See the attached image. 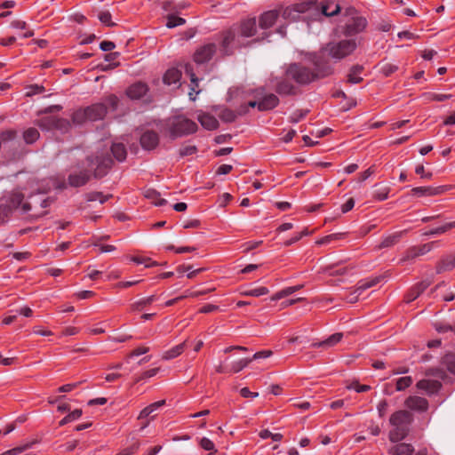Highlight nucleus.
Instances as JSON below:
<instances>
[{
	"instance_id": "f257e3e1",
	"label": "nucleus",
	"mask_w": 455,
	"mask_h": 455,
	"mask_svg": "<svg viewBox=\"0 0 455 455\" xmlns=\"http://www.w3.org/2000/svg\"><path fill=\"white\" fill-rule=\"evenodd\" d=\"M112 164L113 160L108 153L100 152L95 156H88L86 158V167L83 164V166H78L68 175V184L73 188L84 186L90 180L92 171L94 177L100 179L107 175Z\"/></svg>"
},
{
	"instance_id": "f03ea898",
	"label": "nucleus",
	"mask_w": 455,
	"mask_h": 455,
	"mask_svg": "<svg viewBox=\"0 0 455 455\" xmlns=\"http://www.w3.org/2000/svg\"><path fill=\"white\" fill-rule=\"evenodd\" d=\"M332 71L331 65L316 59L314 60V68L306 67L301 63H292L288 67L286 74L299 84H308L331 75Z\"/></svg>"
},
{
	"instance_id": "7ed1b4c3",
	"label": "nucleus",
	"mask_w": 455,
	"mask_h": 455,
	"mask_svg": "<svg viewBox=\"0 0 455 455\" xmlns=\"http://www.w3.org/2000/svg\"><path fill=\"white\" fill-rule=\"evenodd\" d=\"M24 194L19 189H14L2 198L0 203V225L6 223L12 212L21 208L22 213H27L31 210V204L29 203H23Z\"/></svg>"
},
{
	"instance_id": "20e7f679",
	"label": "nucleus",
	"mask_w": 455,
	"mask_h": 455,
	"mask_svg": "<svg viewBox=\"0 0 455 455\" xmlns=\"http://www.w3.org/2000/svg\"><path fill=\"white\" fill-rule=\"evenodd\" d=\"M412 415L408 411L401 410L394 412L389 419L390 430L388 437L390 442L398 443L404 439L409 433V426L412 422Z\"/></svg>"
},
{
	"instance_id": "39448f33",
	"label": "nucleus",
	"mask_w": 455,
	"mask_h": 455,
	"mask_svg": "<svg viewBox=\"0 0 455 455\" xmlns=\"http://www.w3.org/2000/svg\"><path fill=\"white\" fill-rule=\"evenodd\" d=\"M302 15L303 20L309 23L312 21V15H319V12L314 6L313 2H302L291 4L284 8L282 12V17L289 21H296Z\"/></svg>"
},
{
	"instance_id": "423d86ee",
	"label": "nucleus",
	"mask_w": 455,
	"mask_h": 455,
	"mask_svg": "<svg viewBox=\"0 0 455 455\" xmlns=\"http://www.w3.org/2000/svg\"><path fill=\"white\" fill-rule=\"evenodd\" d=\"M357 47L355 39H343L329 43L326 46L328 54L336 60H342L355 52Z\"/></svg>"
},
{
	"instance_id": "0eeeda50",
	"label": "nucleus",
	"mask_w": 455,
	"mask_h": 455,
	"mask_svg": "<svg viewBox=\"0 0 455 455\" xmlns=\"http://www.w3.org/2000/svg\"><path fill=\"white\" fill-rule=\"evenodd\" d=\"M169 130L171 136L174 138L181 137L196 132L197 124L183 116H178L171 120Z\"/></svg>"
},
{
	"instance_id": "6e6552de",
	"label": "nucleus",
	"mask_w": 455,
	"mask_h": 455,
	"mask_svg": "<svg viewBox=\"0 0 455 455\" xmlns=\"http://www.w3.org/2000/svg\"><path fill=\"white\" fill-rule=\"evenodd\" d=\"M346 14L350 19L346 22L343 33L346 36H354L363 31L367 26V20L364 17L356 14L355 8H348Z\"/></svg>"
},
{
	"instance_id": "1a4fd4ad",
	"label": "nucleus",
	"mask_w": 455,
	"mask_h": 455,
	"mask_svg": "<svg viewBox=\"0 0 455 455\" xmlns=\"http://www.w3.org/2000/svg\"><path fill=\"white\" fill-rule=\"evenodd\" d=\"M241 45L242 43L240 42L239 36L235 27H231L222 33L221 47L225 54H230L234 47H239Z\"/></svg>"
},
{
	"instance_id": "9d476101",
	"label": "nucleus",
	"mask_w": 455,
	"mask_h": 455,
	"mask_svg": "<svg viewBox=\"0 0 455 455\" xmlns=\"http://www.w3.org/2000/svg\"><path fill=\"white\" fill-rule=\"evenodd\" d=\"M314 3V6L319 12V15H312V21L320 20L323 16L331 17L338 14L340 12V7L334 2L324 1L320 4Z\"/></svg>"
},
{
	"instance_id": "9b49d317",
	"label": "nucleus",
	"mask_w": 455,
	"mask_h": 455,
	"mask_svg": "<svg viewBox=\"0 0 455 455\" xmlns=\"http://www.w3.org/2000/svg\"><path fill=\"white\" fill-rule=\"evenodd\" d=\"M216 52V44L209 43L199 47L194 53V61L203 64L209 61Z\"/></svg>"
},
{
	"instance_id": "f8f14e48",
	"label": "nucleus",
	"mask_w": 455,
	"mask_h": 455,
	"mask_svg": "<svg viewBox=\"0 0 455 455\" xmlns=\"http://www.w3.org/2000/svg\"><path fill=\"white\" fill-rule=\"evenodd\" d=\"M239 37H251L256 33L255 18L243 20L239 26H234Z\"/></svg>"
},
{
	"instance_id": "ddd939ff",
	"label": "nucleus",
	"mask_w": 455,
	"mask_h": 455,
	"mask_svg": "<svg viewBox=\"0 0 455 455\" xmlns=\"http://www.w3.org/2000/svg\"><path fill=\"white\" fill-rule=\"evenodd\" d=\"M140 142L145 150H153L159 144V135L154 131H146L141 134Z\"/></svg>"
},
{
	"instance_id": "4468645a",
	"label": "nucleus",
	"mask_w": 455,
	"mask_h": 455,
	"mask_svg": "<svg viewBox=\"0 0 455 455\" xmlns=\"http://www.w3.org/2000/svg\"><path fill=\"white\" fill-rule=\"evenodd\" d=\"M89 121L103 119L107 114V106L103 103L92 104L84 108Z\"/></svg>"
},
{
	"instance_id": "2eb2a0df",
	"label": "nucleus",
	"mask_w": 455,
	"mask_h": 455,
	"mask_svg": "<svg viewBox=\"0 0 455 455\" xmlns=\"http://www.w3.org/2000/svg\"><path fill=\"white\" fill-rule=\"evenodd\" d=\"M405 406L411 410L424 412L428 409V402L426 398L420 396H409L405 400Z\"/></svg>"
},
{
	"instance_id": "dca6fc26",
	"label": "nucleus",
	"mask_w": 455,
	"mask_h": 455,
	"mask_svg": "<svg viewBox=\"0 0 455 455\" xmlns=\"http://www.w3.org/2000/svg\"><path fill=\"white\" fill-rule=\"evenodd\" d=\"M381 276H375L370 279L362 280L358 283L356 289L355 290V296L349 299L350 302H355L357 299V297L360 296L365 290L371 288L378 284Z\"/></svg>"
},
{
	"instance_id": "f3484780",
	"label": "nucleus",
	"mask_w": 455,
	"mask_h": 455,
	"mask_svg": "<svg viewBox=\"0 0 455 455\" xmlns=\"http://www.w3.org/2000/svg\"><path fill=\"white\" fill-rule=\"evenodd\" d=\"M148 91V87L145 83L138 82L128 87L126 94L132 100H139L142 98Z\"/></svg>"
},
{
	"instance_id": "a211bd4d",
	"label": "nucleus",
	"mask_w": 455,
	"mask_h": 455,
	"mask_svg": "<svg viewBox=\"0 0 455 455\" xmlns=\"http://www.w3.org/2000/svg\"><path fill=\"white\" fill-rule=\"evenodd\" d=\"M280 13L277 10H270L262 13L259 17V25L261 28H271L276 21Z\"/></svg>"
},
{
	"instance_id": "6ab92c4d",
	"label": "nucleus",
	"mask_w": 455,
	"mask_h": 455,
	"mask_svg": "<svg viewBox=\"0 0 455 455\" xmlns=\"http://www.w3.org/2000/svg\"><path fill=\"white\" fill-rule=\"evenodd\" d=\"M445 191L444 187H416L411 189L412 195L418 196H433Z\"/></svg>"
},
{
	"instance_id": "aec40b11",
	"label": "nucleus",
	"mask_w": 455,
	"mask_h": 455,
	"mask_svg": "<svg viewBox=\"0 0 455 455\" xmlns=\"http://www.w3.org/2000/svg\"><path fill=\"white\" fill-rule=\"evenodd\" d=\"M279 104V99L273 93L267 94L259 100V110L267 111L275 108Z\"/></svg>"
},
{
	"instance_id": "412c9836",
	"label": "nucleus",
	"mask_w": 455,
	"mask_h": 455,
	"mask_svg": "<svg viewBox=\"0 0 455 455\" xmlns=\"http://www.w3.org/2000/svg\"><path fill=\"white\" fill-rule=\"evenodd\" d=\"M432 247H433V243H425V244H422L418 247L417 246L411 247L406 251L403 259L404 260L412 259L418 256L424 255V254L427 253L428 251H430Z\"/></svg>"
},
{
	"instance_id": "4be33fe9",
	"label": "nucleus",
	"mask_w": 455,
	"mask_h": 455,
	"mask_svg": "<svg viewBox=\"0 0 455 455\" xmlns=\"http://www.w3.org/2000/svg\"><path fill=\"white\" fill-rule=\"evenodd\" d=\"M197 120L204 128L209 131L215 130L219 126L218 120L208 113H199L197 116Z\"/></svg>"
},
{
	"instance_id": "5701e85b",
	"label": "nucleus",
	"mask_w": 455,
	"mask_h": 455,
	"mask_svg": "<svg viewBox=\"0 0 455 455\" xmlns=\"http://www.w3.org/2000/svg\"><path fill=\"white\" fill-rule=\"evenodd\" d=\"M416 387L418 389L424 390L427 394H435L440 389L441 383L434 379H421L418 381Z\"/></svg>"
},
{
	"instance_id": "b1692460",
	"label": "nucleus",
	"mask_w": 455,
	"mask_h": 455,
	"mask_svg": "<svg viewBox=\"0 0 455 455\" xmlns=\"http://www.w3.org/2000/svg\"><path fill=\"white\" fill-rule=\"evenodd\" d=\"M430 283L427 281L420 282L415 284L406 295V301L411 302L416 299L428 286Z\"/></svg>"
},
{
	"instance_id": "393cba45",
	"label": "nucleus",
	"mask_w": 455,
	"mask_h": 455,
	"mask_svg": "<svg viewBox=\"0 0 455 455\" xmlns=\"http://www.w3.org/2000/svg\"><path fill=\"white\" fill-rule=\"evenodd\" d=\"M343 338V333L337 332L332 335H331L326 339L320 341V342H314L312 343L311 347H331L338 344Z\"/></svg>"
},
{
	"instance_id": "a878e982",
	"label": "nucleus",
	"mask_w": 455,
	"mask_h": 455,
	"mask_svg": "<svg viewBox=\"0 0 455 455\" xmlns=\"http://www.w3.org/2000/svg\"><path fill=\"white\" fill-rule=\"evenodd\" d=\"M165 404V400H160L155 403H150L147 407H145L143 410L140 411L138 419H144L148 417H149L152 413L159 410L161 407H163Z\"/></svg>"
},
{
	"instance_id": "bb28decb",
	"label": "nucleus",
	"mask_w": 455,
	"mask_h": 455,
	"mask_svg": "<svg viewBox=\"0 0 455 455\" xmlns=\"http://www.w3.org/2000/svg\"><path fill=\"white\" fill-rule=\"evenodd\" d=\"M405 231H399L384 237L378 246L379 249L387 248L395 245L400 241Z\"/></svg>"
},
{
	"instance_id": "cd10ccee",
	"label": "nucleus",
	"mask_w": 455,
	"mask_h": 455,
	"mask_svg": "<svg viewBox=\"0 0 455 455\" xmlns=\"http://www.w3.org/2000/svg\"><path fill=\"white\" fill-rule=\"evenodd\" d=\"M275 91L280 95H293L296 93V87L287 80H282L276 84Z\"/></svg>"
},
{
	"instance_id": "c85d7f7f",
	"label": "nucleus",
	"mask_w": 455,
	"mask_h": 455,
	"mask_svg": "<svg viewBox=\"0 0 455 455\" xmlns=\"http://www.w3.org/2000/svg\"><path fill=\"white\" fill-rule=\"evenodd\" d=\"M455 268V254L443 258L437 265V273L451 271Z\"/></svg>"
},
{
	"instance_id": "c756f323",
	"label": "nucleus",
	"mask_w": 455,
	"mask_h": 455,
	"mask_svg": "<svg viewBox=\"0 0 455 455\" xmlns=\"http://www.w3.org/2000/svg\"><path fill=\"white\" fill-rule=\"evenodd\" d=\"M180 77H181L180 71L177 68H169L165 72V74L164 75L163 80H164V84H166L168 85H172V84H175L178 82H180Z\"/></svg>"
},
{
	"instance_id": "7c9ffc66",
	"label": "nucleus",
	"mask_w": 455,
	"mask_h": 455,
	"mask_svg": "<svg viewBox=\"0 0 455 455\" xmlns=\"http://www.w3.org/2000/svg\"><path fill=\"white\" fill-rule=\"evenodd\" d=\"M111 152L114 157L119 162L124 161L127 156L126 148L123 143H113Z\"/></svg>"
},
{
	"instance_id": "2f4dec72",
	"label": "nucleus",
	"mask_w": 455,
	"mask_h": 455,
	"mask_svg": "<svg viewBox=\"0 0 455 455\" xmlns=\"http://www.w3.org/2000/svg\"><path fill=\"white\" fill-rule=\"evenodd\" d=\"M413 451V446L405 443H398L391 449V453L394 455H411Z\"/></svg>"
},
{
	"instance_id": "473e14b6",
	"label": "nucleus",
	"mask_w": 455,
	"mask_h": 455,
	"mask_svg": "<svg viewBox=\"0 0 455 455\" xmlns=\"http://www.w3.org/2000/svg\"><path fill=\"white\" fill-rule=\"evenodd\" d=\"M186 347V341L172 347L171 349L165 351L163 355L164 360H171L176 358L180 355L183 353Z\"/></svg>"
},
{
	"instance_id": "72a5a7b5",
	"label": "nucleus",
	"mask_w": 455,
	"mask_h": 455,
	"mask_svg": "<svg viewBox=\"0 0 455 455\" xmlns=\"http://www.w3.org/2000/svg\"><path fill=\"white\" fill-rule=\"evenodd\" d=\"M145 196L150 199L156 206H164L167 204V200L161 198L160 193L155 189H148L145 192Z\"/></svg>"
},
{
	"instance_id": "f704fd0d",
	"label": "nucleus",
	"mask_w": 455,
	"mask_h": 455,
	"mask_svg": "<svg viewBox=\"0 0 455 455\" xmlns=\"http://www.w3.org/2000/svg\"><path fill=\"white\" fill-rule=\"evenodd\" d=\"M204 268H197L195 270H192V266L190 265H180L177 267V272L179 275H182L183 274L187 273V276L189 279H193L196 276L197 274L203 272Z\"/></svg>"
},
{
	"instance_id": "c9c22d12",
	"label": "nucleus",
	"mask_w": 455,
	"mask_h": 455,
	"mask_svg": "<svg viewBox=\"0 0 455 455\" xmlns=\"http://www.w3.org/2000/svg\"><path fill=\"white\" fill-rule=\"evenodd\" d=\"M362 71L363 68L361 66L352 67L347 75V82L350 84H359L363 80L360 76Z\"/></svg>"
},
{
	"instance_id": "e433bc0d",
	"label": "nucleus",
	"mask_w": 455,
	"mask_h": 455,
	"mask_svg": "<svg viewBox=\"0 0 455 455\" xmlns=\"http://www.w3.org/2000/svg\"><path fill=\"white\" fill-rule=\"evenodd\" d=\"M218 115L222 121L227 123L234 122L236 119L237 116H239L238 110L235 112L228 108H221Z\"/></svg>"
},
{
	"instance_id": "4c0bfd02",
	"label": "nucleus",
	"mask_w": 455,
	"mask_h": 455,
	"mask_svg": "<svg viewBox=\"0 0 455 455\" xmlns=\"http://www.w3.org/2000/svg\"><path fill=\"white\" fill-rule=\"evenodd\" d=\"M156 297L155 295H151L146 298H142L140 300L134 302L132 304L131 307L134 311H140L148 305L152 304L154 301H156Z\"/></svg>"
},
{
	"instance_id": "58836bf2",
	"label": "nucleus",
	"mask_w": 455,
	"mask_h": 455,
	"mask_svg": "<svg viewBox=\"0 0 455 455\" xmlns=\"http://www.w3.org/2000/svg\"><path fill=\"white\" fill-rule=\"evenodd\" d=\"M111 196V195H104L103 193L98 191L90 192L85 195L86 201H99L100 204L106 203Z\"/></svg>"
},
{
	"instance_id": "ea45409f",
	"label": "nucleus",
	"mask_w": 455,
	"mask_h": 455,
	"mask_svg": "<svg viewBox=\"0 0 455 455\" xmlns=\"http://www.w3.org/2000/svg\"><path fill=\"white\" fill-rule=\"evenodd\" d=\"M186 74L189 76L191 82V91L195 92L196 94L199 93V90H196L198 87L199 79L196 77V74L193 72V68L190 64H187L185 66Z\"/></svg>"
},
{
	"instance_id": "a19ab883",
	"label": "nucleus",
	"mask_w": 455,
	"mask_h": 455,
	"mask_svg": "<svg viewBox=\"0 0 455 455\" xmlns=\"http://www.w3.org/2000/svg\"><path fill=\"white\" fill-rule=\"evenodd\" d=\"M251 362H252V359H250V358H243L238 361H235V362L232 363L228 371L234 372V373L239 372L243 369L247 367L249 365V363H251Z\"/></svg>"
},
{
	"instance_id": "79ce46f5",
	"label": "nucleus",
	"mask_w": 455,
	"mask_h": 455,
	"mask_svg": "<svg viewBox=\"0 0 455 455\" xmlns=\"http://www.w3.org/2000/svg\"><path fill=\"white\" fill-rule=\"evenodd\" d=\"M186 23V20L177 16L175 13H171L167 15L166 27L169 28H172L178 26L184 25Z\"/></svg>"
},
{
	"instance_id": "37998d69",
	"label": "nucleus",
	"mask_w": 455,
	"mask_h": 455,
	"mask_svg": "<svg viewBox=\"0 0 455 455\" xmlns=\"http://www.w3.org/2000/svg\"><path fill=\"white\" fill-rule=\"evenodd\" d=\"M451 228H455V221L448 222L441 227L432 228L427 233H426V235H441V234L447 232L448 230H450Z\"/></svg>"
},
{
	"instance_id": "c03bdc74",
	"label": "nucleus",
	"mask_w": 455,
	"mask_h": 455,
	"mask_svg": "<svg viewBox=\"0 0 455 455\" xmlns=\"http://www.w3.org/2000/svg\"><path fill=\"white\" fill-rule=\"evenodd\" d=\"M269 292L268 289L264 286L257 287L254 289L245 290L241 291V294L243 296H250V297H260L263 295H266Z\"/></svg>"
},
{
	"instance_id": "a18cd8bd",
	"label": "nucleus",
	"mask_w": 455,
	"mask_h": 455,
	"mask_svg": "<svg viewBox=\"0 0 455 455\" xmlns=\"http://www.w3.org/2000/svg\"><path fill=\"white\" fill-rule=\"evenodd\" d=\"M39 132L36 128H28L23 132V138L27 144H32L39 138Z\"/></svg>"
},
{
	"instance_id": "49530a36",
	"label": "nucleus",
	"mask_w": 455,
	"mask_h": 455,
	"mask_svg": "<svg viewBox=\"0 0 455 455\" xmlns=\"http://www.w3.org/2000/svg\"><path fill=\"white\" fill-rule=\"evenodd\" d=\"M58 120L54 116H46L38 121V125L43 130H50L57 126Z\"/></svg>"
},
{
	"instance_id": "de8ad7c7",
	"label": "nucleus",
	"mask_w": 455,
	"mask_h": 455,
	"mask_svg": "<svg viewBox=\"0 0 455 455\" xmlns=\"http://www.w3.org/2000/svg\"><path fill=\"white\" fill-rule=\"evenodd\" d=\"M413 382V379L411 376H405L398 378L395 380V389L396 391H403L409 387Z\"/></svg>"
},
{
	"instance_id": "09e8293b",
	"label": "nucleus",
	"mask_w": 455,
	"mask_h": 455,
	"mask_svg": "<svg viewBox=\"0 0 455 455\" xmlns=\"http://www.w3.org/2000/svg\"><path fill=\"white\" fill-rule=\"evenodd\" d=\"M72 121L76 124H82L84 122L89 121L85 109L82 108L75 111L72 115Z\"/></svg>"
},
{
	"instance_id": "8fccbe9b",
	"label": "nucleus",
	"mask_w": 455,
	"mask_h": 455,
	"mask_svg": "<svg viewBox=\"0 0 455 455\" xmlns=\"http://www.w3.org/2000/svg\"><path fill=\"white\" fill-rule=\"evenodd\" d=\"M131 260L136 264H143L146 267H151L159 265L156 261H154L148 257L132 256Z\"/></svg>"
},
{
	"instance_id": "3c124183",
	"label": "nucleus",
	"mask_w": 455,
	"mask_h": 455,
	"mask_svg": "<svg viewBox=\"0 0 455 455\" xmlns=\"http://www.w3.org/2000/svg\"><path fill=\"white\" fill-rule=\"evenodd\" d=\"M443 364L446 366L447 370L455 374V355L446 354L443 357Z\"/></svg>"
},
{
	"instance_id": "603ef678",
	"label": "nucleus",
	"mask_w": 455,
	"mask_h": 455,
	"mask_svg": "<svg viewBox=\"0 0 455 455\" xmlns=\"http://www.w3.org/2000/svg\"><path fill=\"white\" fill-rule=\"evenodd\" d=\"M34 443H36V442L24 443L20 446L8 450V451L3 452L1 455H18V454L30 449Z\"/></svg>"
},
{
	"instance_id": "864d4df0",
	"label": "nucleus",
	"mask_w": 455,
	"mask_h": 455,
	"mask_svg": "<svg viewBox=\"0 0 455 455\" xmlns=\"http://www.w3.org/2000/svg\"><path fill=\"white\" fill-rule=\"evenodd\" d=\"M390 192V188L387 186L378 188L373 194L374 199L378 201H384L387 199L388 194Z\"/></svg>"
},
{
	"instance_id": "5fc2aeb1",
	"label": "nucleus",
	"mask_w": 455,
	"mask_h": 455,
	"mask_svg": "<svg viewBox=\"0 0 455 455\" xmlns=\"http://www.w3.org/2000/svg\"><path fill=\"white\" fill-rule=\"evenodd\" d=\"M347 267H340L331 265L328 266L324 268V272L328 273L330 275H343L347 272Z\"/></svg>"
},
{
	"instance_id": "6e6d98bb",
	"label": "nucleus",
	"mask_w": 455,
	"mask_h": 455,
	"mask_svg": "<svg viewBox=\"0 0 455 455\" xmlns=\"http://www.w3.org/2000/svg\"><path fill=\"white\" fill-rule=\"evenodd\" d=\"M343 234L341 233H336V234H331L328 235H325L322 237L321 239L316 241V243L319 245L328 244L331 243L333 241H338L343 237Z\"/></svg>"
},
{
	"instance_id": "4d7b16f0",
	"label": "nucleus",
	"mask_w": 455,
	"mask_h": 455,
	"mask_svg": "<svg viewBox=\"0 0 455 455\" xmlns=\"http://www.w3.org/2000/svg\"><path fill=\"white\" fill-rule=\"evenodd\" d=\"M99 20L107 27H114L116 23L112 21L111 13L108 11L100 12L98 15Z\"/></svg>"
},
{
	"instance_id": "13d9d810",
	"label": "nucleus",
	"mask_w": 455,
	"mask_h": 455,
	"mask_svg": "<svg viewBox=\"0 0 455 455\" xmlns=\"http://www.w3.org/2000/svg\"><path fill=\"white\" fill-rule=\"evenodd\" d=\"M197 152V148L195 145H186L180 148V156H188L195 155Z\"/></svg>"
},
{
	"instance_id": "bf43d9fd",
	"label": "nucleus",
	"mask_w": 455,
	"mask_h": 455,
	"mask_svg": "<svg viewBox=\"0 0 455 455\" xmlns=\"http://www.w3.org/2000/svg\"><path fill=\"white\" fill-rule=\"evenodd\" d=\"M347 389H354L357 393H363L371 390V387L368 385H360L358 381H352L349 385L347 386Z\"/></svg>"
},
{
	"instance_id": "052dcab7",
	"label": "nucleus",
	"mask_w": 455,
	"mask_h": 455,
	"mask_svg": "<svg viewBox=\"0 0 455 455\" xmlns=\"http://www.w3.org/2000/svg\"><path fill=\"white\" fill-rule=\"evenodd\" d=\"M118 102V98L114 94H110L108 97H106L105 102L103 104L107 106V109L109 108L112 110H116L117 108Z\"/></svg>"
},
{
	"instance_id": "680f3d73",
	"label": "nucleus",
	"mask_w": 455,
	"mask_h": 455,
	"mask_svg": "<svg viewBox=\"0 0 455 455\" xmlns=\"http://www.w3.org/2000/svg\"><path fill=\"white\" fill-rule=\"evenodd\" d=\"M44 87L38 84H31L28 86L26 95L28 97L43 93L44 92Z\"/></svg>"
},
{
	"instance_id": "e2e57ef3",
	"label": "nucleus",
	"mask_w": 455,
	"mask_h": 455,
	"mask_svg": "<svg viewBox=\"0 0 455 455\" xmlns=\"http://www.w3.org/2000/svg\"><path fill=\"white\" fill-rule=\"evenodd\" d=\"M307 235H308L307 229L305 228L301 232H299L297 235H293L291 238L286 240L283 244L285 246H290V245L297 243L298 241H299L303 236Z\"/></svg>"
},
{
	"instance_id": "0e129e2a",
	"label": "nucleus",
	"mask_w": 455,
	"mask_h": 455,
	"mask_svg": "<svg viewBox=\"0 0 455 455\" xmlns=\"http://www.w3.org/2000/svg\"><path fill=\"white\" fill-rule=\"evenodd\" d=\"M434 327H435V331L439 333H445L447 331H451V329H452L451 324L447 323H442V322L435 323Z\"/></svg>"
},
{
	"instance_id": "69168bd1",
	"label": "nucleus",
	"mask_w": 455,
	"mask_h": 455,
	"mask_svg": "<svg viewBox=\"0 0 455 455\" xmlns=\"http://www.w3.org/2000/svg\"><path fill=\"white\" fill-rule=\"evenodd\" d=\"M199 444L205 451H212L215 448L213 442L207 437L201 438Z\"/></svg>"
},
{
	"instance_id": "338daca9",
	"label": "nucleus",
	"mask_w": 455,
	"mask_h": 455,
	"mask_svg": "<svg viewBox=\"0 0 455 455\" xmlns=\"http://www.w3.org/2000/svg\"><path fill=\"white\" fill-rule=\"evenodd\" d=\"M139 448H140V443L137 442V443H133L132 445H131L130 447L121 451L116 455H133L134 453L137 452Z\"/></svg>"
},
{
	"instance_id": "774afa93",
	"label": "nucleus",
	"mask_w": 455,
	"mask_h": 455,
	"mask_svg": "<svg viewBox=\"0 0 455 455\" xmlns=\"http://www.w3.org/2000/svg\"><path fill=\"white\" fill-rule=\"evenodd\" d=\"M398 69V67L395 64L387 63L382 67V73L385 76H389Z\"/></svg>"
}]
</instances>
